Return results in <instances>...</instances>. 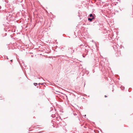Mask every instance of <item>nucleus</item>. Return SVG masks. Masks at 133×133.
<instances>
[{
	"instance_id": "obj_18",
	"label": "nucleus",
	"mask_w": 133,
	"mask_h": 133,
	"mask_svg": "<svg viewBox=\"0 0 133 133\" xmlns=\"http://www.w3.org/2000/svg\"><path fill=\"white\" fill-rule=\"evenodd\" d=\"M10 61L11 62H12V61H13V60H10Z\"/></svg>"
},
{
	"instance_id": "obj_20",
	"label": "nucleus",
	"mask_w": 133,
	"mask_h": 133,
	"mask_svg": "<svg viewBox=\"0 0 133 133\" xmlns=\"http://www.w3.org/2000/svg\"><path fill=\"white\" fill-rule=\"evenodd\" d=\"M86 116V115H84L83 116L84 117H85Z\"/></svg>"
},
{
	"instance_id": "obj_26",
	"label": "nucleus",
	"mask_w": 133,
	"mask_h": 133,
	"mask_svg": "<svg viewBox=\"0 0 133 133\" xmlns=\"http://www.w3.org/2000/svg\"><path fill=\"white\" fill-rule=\"evenodd\" d=\"M5 31H6V30L5 29Z\"/></svg>"
},
{
	"instance_id": "obj_27",
	"label": "nucleus",
	"mask_w": 133,
	"mask_h": 133,
	"mask_svg": "<svg viewBox=\"0 0 133 133\" xmlns=\"http://www.w3.org/2000/svg\"><path fill=\"white\" fill-rule=\"evenodd\" d=\"M113 91H114V90H112V91L113 92Z\"/></svg>"
},
{
	"instance_id": "obj_16",
	"label": "nucleus",
	"mask_w": 133,
	"mask_h": 133,
	"mask_svg": "<svg viewBox=\"0 0 133 133\" xmlns=\"http://www.w3.org/2000/svg\"><path fill=\"white\" fill-rule=\"evenodd\" d=\"M85 52H88V51L86 50V49H85Z\"/></svg>"
},
{
	"instance_id": "obj_21",
	"label": "nucleus",
	"mask_w": 133,
	"mask_h": 133,
	"mask_svg": "<svg viewBox=\"0 0 133 133\" xmlns=\"http://www.w3.org/2000/svg\"><path fill=\"white\" fill-rule=\"evenodd\" d=\"M63 49H64V48H61V49L62 50H63Z\"/></svg>"
},
{
	"instance_id": "obj_2",
	"label": "nucleus",
	"mask_w": 133,
	"mask_h": 133,
	"mask_svg": "<svg viewBox=\"0 0 133 133\" xmlns=\"http://www.w3.org/2000/svg\"><path fill=\"white\" fill-rule=\"evenodd\" d=\"M95 17H90L88 18V21L89 22H91L93 21V20L95 19Z\"/></svg>"
},
{
	"instance_id": "obj_29",
	"label": "nucleus",
	"mask_w": 133,
	"mask_h": 133,
	"mask_svg": "<svg viewBox=\"0 0 133 133\" xmlns=\"http://www.w3.org/2000/svg\"><path fill=\"white\" fill-rule=\"evenodd\" d=\"M41 132H38V133H41Z\"/></svg>"
},
{
	"instance_id": "obj_1",
	"label": "nucleus",
	"mask_w": 133,
	"mask_h": 133,
	"mask_svg": "<svg viewBox=\"0 0 133 133\" xmlns=\"http://www.w3.org/2000/svg\"><path fill=\"white\" fill-rule=\"evenodd\" d=\"M94 23H96L97 25L99 26L100 28H102L103 26L102 25H101L100 23H99L97 21H95L94 22H93Z\"/></svg>"
},
{
	"instance_id": "obj_32",
	"label": "nucleus",
	"mask_w": 133,
	"mask_h": 133,
	"mask_svg": "<svg viewBox=\"0 0 133 133\" xmlns=\"http://www.w3.org/2000/svg\"><path fill=\"white\" fill-rule=\"evenodd\" d=\"M1 97H0V98H1Z\"/></svg>"
},
{
	"instance_id": "obj_4",
	"label": "nucleus",
	"mask_w": 133,
	"mask_h": 133,
	"mask_svg": "<svg viewBox=\"0 0 133 133\" xmlns=\"http://www.w3.org/2000/svg\"><path fill=\"white\" fill-rule=\"evenodd\" d=\"M116 51L117 54L118 55V56H119L121 54V52L119 48L118 49H117V50Z\"/></svg>"
},
{
	"instance_id": "obj_24",
	"label": "nucleus",
	"mask_w": 133,
	"mask_h": 133,
	"mask_svg": "<svg viewBox=\"0 0 133 133\" xmlns=\"http://www.w3.org/2000/svg\"><path fill=\"white\" fill-rule=\"evenodd\" d=\"M65 35L64 34L63 35V36H64V35Z\"/></svg>"
},
{
	"instance_id": "obj_6",
	"label": "nucleus",
	"mask_w": 133,
	"mask_h": 133,
	"mask_svg": "<svg viewBox=\"0 0 133 133\" xmlns=\"http://www.w3.org/2000/svg\"><path fill=\"white\" fill-rule=\"evenodd\" d=\"M108 36H109V39L110 40L112 38V37H111V35H109Z\"/></svg>"
},
{
	"instance_id": "obj_33",
	"label": "nucleus",
	"mask_w": 133,
	"mask_h": 133,
	"mask_svg": "<svg viewBox=\"0 0 133 133\" xmlns=\"http://www.w3.org/2000/svg\"><path fill=\"white\" fill-rule=\"evenodd\" d=\"M1 97H0V98H1Z\"/></svg>"
},
{
	"instance_id": "obj_7",
	"label": "nucleus",
	"mask_w": 133,
	"mask_h": 133,
	"mask_svg": "<svg viewBox=\"0 0 133 133\" xmlns=\"http://www.w3.org/2000/svg\"><path fill=\"white\" fill-rule=\"evenodd\" d=\"M80 46H83V47H87V45L84 44V45H83V44H81L80 45Z\"/></svg>"
},
{
	"instance_id": "obj_10",
	"label": "nucleus",
	"mask_w": 133,
	"mask_h": 133,
	"mask_svg": "<svg viewBox=\"0 0 133 133\" xmlns=\"http://www.w3.org/2000/svg\"><path fill=\"white\" fill-rule=\"evenodd\" d=\"M34 85L36 86L37 85H38L37 83H34Z\"/></svg>"
},
{
	"instance_id": "obj_23",
	"label": "nucleus",
	"mask_w": 133,
	"mask_h": 133,
	"mask_svg": "<svg viewBox=\"0 0 133 133\" xmlns=\"http://www.w3.org/2000/svg\"><path fill=\"white\" fill-rule=\"evenodd\" d=\"M5 35L6 36V35H7V34L6 33H5Z\"/></svg>"
},
{
	"instance_id": "obj_13",
	"label": "nucleus",
	"mask_w": 133,
	"mask_h": 133,
	"mask_svg": "<svg viewBox=\"0 0 133 133\" xmlns=\"http://www.w3.org/2000/svg\"><path fill=\"white\" fill-rule=\"evenodd\" d=\"M44 83H38L37 84H38V85H39L40 84H41V85H43V84Z\"/></svg>"
},
{
	"instance_id": "obj_19",
	"label": "nucleus",
	"mask_w": 133,
	"mask_h": 133,
	"mask_svg": "<svg viewBox=\"0 0 133 133\" xmlns=\"http://www.w3.org/2000/svg\"><path fill=\"white\" fill-rule=\"evenodd\" d=\"M104 97H105L106 98L107 97V96L106 95H105Z\"/></svg>"
},
{
	"instance_id": "obj_25",
	"label": "nucleus",
	"mask_w": 133,
	"mask_h": 133,
	"mask_svg": "<svg viewBox=\"0 0 133 133\" xmlns=\"http://www.w3.org/2000/svg\"><path fill=\"white\" fill-rule=\"evenodd\" d=\"M37 88H38V86H37Z\"/></svg>"
},
{
	"instance_id": "obj_22",
	"label": "nucleus",
	"mask_w": 133,
	"mask_h": 133,
	"mask_svg": "<svg viewBox=\"0 0 133 133\" xmlns=\"http://www.w3.org/2000/svg\"><path fill=\"white\" fill-rule=\"evenodd\" d=\"M83 57H85V56H84V55H83Z\"/></svg>"
},
{
	"instance_id": "obj_28",
	"label": "nucleus",
	"mask_w": 133,
	"mask_h": 133,
	"mask_svg": "<svg viewBox=\"0 0 133 133\" xmlns=\"http://www.w3.org/2000/svg\"><path fill=\"white\" fill-rule=\"evenodd\" d=\"M118 79H119H119H120L119 78H118Z\"/></svg>"
},
{
	"instance_id": "obj_12",
	"label": "nucleus",
	"mask_w": 133,
	"mask_h": 133,
	"mask_svg": "<svg viewBox=\"0 0 133 133\" xmlns=\"http://www.w3.org/2000/svg\"><path fill=\"white\" fill-rule=\"evenodd\" d=\"M4 2H5V3H8V0H4Z\"/></svg>"
},
{
	"instance_id": "obj_31",
	"label": "nucleus",
	"mask_w": 133,
	"mask_h": 133,
	"mask_svg": "<svg viewBox=\"0 0 133 133\" xmlns=\"http://www.w3.org/2000/svg\"><path fill=\"white\" fill-rule=\"evenodd\" d=\"M65 130H66V129H65Z\"/></svg>"
},
{
	"instance_id": "obj_14",
	"label": "nucleus",
	"mask_w": 133,
	"mask_h": 133,
	"mask_svg": "<svg viewBox=\"0 0 133 133\" xmlns=\"http://www.w3.org/2000/svg\"><path fill=\"white\" fill-rule=\"evenodd\" d=\"M118 47H119V49H120V48H122V47L123 46H122V45H121V46H118Z\"/></svg>"
},
{
	"instance_id": "obj_5",
	"label": "nucleus",
	"mask_w": 133,
	"mask_h": 133,
	"mask_svg": "<svg viewBox=\"0 0 133 133\" xmlns=\"http://www.w3.org/2000/svg\"><path fill=\"white\" fill-rule=\"evenodd\" d=\"M89 16L90 17H95V15L94 14L93 15L92 14H90Z\"/></svg>"
},
{
	"instance_id": "obj_30",
	"label": "nucleus",
	"mask_w": 133,
	"mask_h": 133,
	"mask_svg": "<svg viewBox=\"0 0 133 133\" xmlns=\"http://www.w3.org/2000/svg\"><path fill=\"white\" fill-rule=\"evenodd\" d=\"M0 99H1V98H0Z\"/></svg>"
},
{
	"instance_id": "obj_3",
	"label": "nucleus",
	"mask_w": 133,
	"mask_h": 133,
	"mask_svg": "<svg viewBox=\"0 0 133 133\" xmlns=\"http://www.w3.org/2000/svg\"><path fill=\"white\" fill-rule=\"evenodd\" d=\"M118 45H114L113 46V48L115 51H117V49H118Z\"/></svg>"
},
{
	"instance_id": "obj_17",
	"label": "nucleus",
	"mask_w": 133,
	"mask_h": 133,
	"mask_svg": "<svg viewBox=\"0 0 133 133\" xmlns=\"http://www.w3.org/2000/svg\"><path fill=\"white\" fill-rule=\"evenodd\" d=\"M74 115L75 116H76V115H77V114L75 113H74Z\"/></svg>"
},
{
	"instance_id": "obj_11",
	"label": "nucleus",
	"mask_w": 133,
	"mask_h": 133,
	"mask_svg": "<svg viewBox=\"0 0 133 133\" xmlns=\"http://www.w3.org/2000/svg\"><path fill=\"white\" fill-rule=\"evenodd\" d=\"M125 88V87H122V88H121V89L122 90H123Z\"/></svg>"
},
{
	"instance_id": "obj_15",
	"label": "nucleus",
	"mask_w": 133,
	"mask_h": 133,
	"mask_svg": "<svg viewBox=\"0 0 133 133\" xmlns=\"http://www.w3.org/2000/svg\"><path fill=\"white\" fill-rule=\"evenodd\" d=\"M5 58L6 57V58L7 59H8L9 58H8V56H5L4 57Z\"/></svg>"
},
{
	"instance_id": "obj_9",
	"label": "nucleus",
	"mask_w": 133,
	"mask_h": 133,
	"mask_svg": "<svg viewBox=\"0 0 133 133\" xmlns=\"http://www.w3.org/2000/svg\"><path fill=\"white\" fill-rule=\"evenodd\" d=\"M132 90V88H129L128 90V91L129 92H130Z\"/></svg>"
},
{
	"instance_id": "obj_8",
	"label": "nucleus",
	"mask_w": 133,
	"mask_h": 133,
	"mask_svg": "<svg viewBox=\"0 0 133 133\" xmlns=\"http://www.w3.org/2000/svg\"><path fill=\"white\" fill-rule=\"evenodd\" d=\"M37 78H38V79H39L41 78V79H42V80H42V81H41L42 82V81H44L42 77H37Z\"/></svg>"
}]
</instances>
